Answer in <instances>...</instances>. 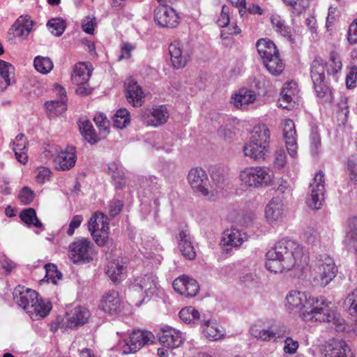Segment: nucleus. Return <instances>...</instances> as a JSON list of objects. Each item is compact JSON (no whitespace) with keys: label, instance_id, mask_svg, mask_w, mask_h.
Segmentation results:
<instances>
[{"label":"nucleus","instance_id":"obj_43","mask_svg":"<svg viewBox=\"0 0 357 357\" xmlns=\"http://www.w3.org/2000/svg\"><path fill=\"white\" fill-rule=\"evenodd\" d=\"M64 99H59L51 101H47L44 106L50 116H55L61 114L66 110Z\"/></svg>","mask_w":357,"mask_h":357},{"label":"nucleus","instance_id":"obj_51","mask_svg":"<svg viewBox=\"0 0 357 357\" xmlns=\"http://www.w3.org/2000/svg\"><path fill=\"white\" fill-rule=\"evenodd\" d=\"M93 121L99 128V135L105 138L108 131L109 121L106 116L102 113H97L94 116Z\"/></svg>","mask_w":357,"mask_h":357},{"label":"nucleus","instance_id":"obj_53","mask_svg":"<svg viewBox=\"0 0 357 357\" xmlns=\"http://www.w3.org/2000/svg\"><path fill=\"white\" fill-rule=\"evenodd\" d=\"M337 118L342 123H345L348 119L349 114V109L348 105V99L346 97H342L337 104Z\"/></svg>","mask_w":357,"mask_h":357},{"label":"nucleus","instance_id":"obj_21","mask_svg":"<svg viewBox=\"0 0 357 357\" xmlns=\"http://www.w3.org/2000/svg\"><path fill=\"white\" fill-rule=\"evenodd\" d=\"M286 213L283 202L277 197L272 198L267 204L265 209V217L266 220L271 225L281 222Z\"/></svg>","mask_w":357,"mask_h":357},{"label":"nucleus","instance_id":"obj_47","mask_svg":"<svg viewBox=\"0 0 357 357\" xmlns=\"http://www.w3.org/2000/svg\"><path fill=\"white\" fill-rule=\"evenodd\" d=\"M310 144L311 153L313 155H317L321 147V137L317 126H312L310 134Z\"/></svg>","mask_w":357,"mask_h":357},{"label":"nucleus","instance_id":"obj_39","mask_svg":"<svg viewBox=\"0 0 357 357\" xmlns=\"http://www.w3.org/2000/svg\"><path fill=\"white\" fill-rule=\"evenodd\" d=\"M20 218L29 227L33 226L42 231L45 229L43 223L37 218L36 212L33 208L22 211L20 213Z\"/></svg>","mask_w":357,"mask_h":357},{"label":"nucleus","instance_id":"obj_62","mask_svg":"<svg viewBox=\"0 0 357 357\" xmlns=\"http://www.w3.org/2000/svg\"><path fill=\"white\" fill-rule=\"evenodd\" d=\"M19 197L22 203L29 204L33 199V192L29 188L24 187L20 191Z\"/></svg>","mask_w":357,"mask_h":357},{"label":"nucleus","instance_id":"obj_24","mask_svg":"<svg viewBox=\"0 0 357 357\" xmlns=\"http://www.w3.org/2000/svg\"><path fill=\"white\" fill-rule=\"evenodd\" d=\"M121 300L119 293L114 290L109 291L102 298L100 307L110 315H116L121 311Z\"/></svg>","mask_w":357,"mask_h":357},{"label":"nucleus","instance_id":"obj_22","mask_svg":"<svg viewBox=\"0 0 357 357\" xmlns=\"http://www.w3.org/2000/svg\"><path fill=\"white\" fill-rule=\"evenodd\" d=\"M169 52L172 66L179 69L185 66L190 59V54L178 41L172 43L169 46Z\"/></svg>","mask_w":357,"mask_h":357},{"label":"nucleus","instance_id":"obj_2","mask_svg":"<svg viewBox=\"0 0 357 357\" xmlns=\"http://www.w3.org/2000/svg\"><path fill=\"white\" fill-rule=\"evenodd\" d=\"M309 302L307 310L302 314L303 321L332 323L337 331L344 328V321L331 301L323 296H312Z\"/></svg>","mask_w":357,"mask_h":357},{"label":"nucleus","instance_id":"obj_28","mask_svg":"<svg viewBox=\"0 0 357 357\" xmlns=\"http://www.w3.org/2000/svg\"><path fill=\"white\" fill-rule=\"evenodd\" d=\"M243 151L246 157L256 161L264 160L269 153L268 146L251 140L245 144Z\"/></svg>","mask_w":357,"mask_h":357},{"label":"nucleus","instance_id":"obj_26","mask_svg":"<svg viewBox=\"0 0 357 357\" xmlns=\"http://www.w3.org/2000/svg\"><path fill=\"white\" fill-rule=\"evenodd\" d=\"M125 85L127 100L134 107L141 106L144 98L141 86L133 79H127Z\"/></svg>","mask_w":357,"mask_h":357},{"label":"nucleus","instance_id":"obj_41","mask_svg":"<svg viewBox=\"0 0 357 357\" xmlns=\"http://www.w3.org/2000/svg\"><path fill=\"white\" fill-rule=\"evenodd\" d=\"M271 22L273 28L284 37L291 38V29L285 23V21L278 15H273L271 17Z\"/></svg>","mask_w":357,"mask_h":357},{"label":"nucleus","instance_id":"obj_34","mask_svg":"<svg viewBox=\"0 0 357 357\" xmlns=\"http://www.w3.org/2000/svg\"><path fill=\"white\" fill-rule=\"evenodd\" d=\"M91 72L85 63L79 62L75 64L71 75V80L75 84H87Z\"/></svg>","mask_w":357,"mask_h":357},{"label":"nucleus","instance_id":"obj_19","mask_svg":"<svg viewBox=\"0 0 357 357\" xmlns=\"http://www.w3.org/2000/svg\"><path fill=\"white\" fill-rule=\"evenodd\" d=\"M77 161L76 151L74 146H67L65 149L56 151L54 159L55 167L58 170L66 171L73 167Z\"/></svg>","mask_w":357,"mask_h":357},{"label":"nucleus","instance_id":"obj_6","mask_svg":"<svg viewBox=\"0 0 357 357\" xmlns=\"http://www.w3.org/2000/svg\"><path fill=\"white\" fill-rule=\"evenodd\" d=\"M88 229L98 245L104 246L109 243V227L106 215L96 212L88 222Z\"/></svg>","mask_w":357,"mask_h":357},{"label":"nucleus","instance_id":"obj_61","mask_svg":"<svg viewBox=\"0 0 357 357\" xmlns=\"http://www.w3.org/2000/svg\"><path fill=\"white\" fill-rule=\"evenodd\" d=\"M108 171L114 181H116L117 179L124 176V172L121 167H120L115 162H112L109 165Z\"/></svg>","mask_w":357,"mask_h":357},{"label":"nucleus","instance_id":"obj_15","mask_svg":"<svg viewBox=\"0 0 357 357\" xmlns=\"http://www.w3.org/2000/svg\"><path fill=\"white\" fill-rule=\"evenodd\" d=\"M323 357H354L348 344L342 340L332 339L323 345Z\"/></svg>","mask_w":357,"mask_h":357},{"label":"nucleus","instance_id":"obj_59","mask_svg":"<svg viewBox=\"0 0 357 357\" xmlns=\"http://www.w3.org/2000/svg\"><path fill=\"white\" fill-rule=\"evenodd\" d=\"M83 221V217L80 215H74L69 223V227L66 231L68 236H73L75 230L77 229Z\"/></svg>","mask_w":357,"mask_h":357},{"label":"nucleus","instance_id":"obj_3","mask_svg":"<svg viewBox=\"0 0 357 357\" xmlns=\"http://www.w3.org/2000/svg\"><path fill=\"white\" fill-rule=\"evenodd\" d=\"M13 298L33 320L45 317L52 309V305L49 301L38 298L36 291L25 289L24 287L18 286L14 289Z\"/></svg>","mask_w":357,"mask_h":357},{"label":"nucleus","instance_id":"obj_46","mask_svg":"<svg viewBox=\"0 0 357 357\" xmlns=\"http://www.w3.org/2000/svg\"><path fill=\"white\" fill-rule=\"evenodd\" d=\"M47 26L52 34L59 37L64 32L66 23L61 17L52 18L48 20Z\"/></svg>","mask_w":357,"mask_h":357},{"label":"nucleus","instance_id":"obj_52","mask_svg":"<svg viewBox=\"0 0 357 357\" xmlns=\"http://www.w3.org/2000/svg\"><path fill=\"white\" fill-rule=\"evenodd\" d=\"M14 70L10 63L0 60V75L5 81L6 87L10 85V76L14 75Z\"/></svg>","mask_w":357,"mask_h":357},{"label":"nucleus","instance_id":"obj_16","mask_svg":"<svg viewBox=\"0 0 357 357\" xmlns=\"http://www.w3.org/2000/svg\"><path fill=\"white\" fill-rule=\"evenodd\" d=\"M283 137L289 154L294 158L297 153V135L294 122L289 119H284L280 124Z\"/></svg>","mask_w":357,"mask_h":357},{"label":"nucleus","instance_id":"obj_18","mask_svg":"<svg viewBox=\"0 0 357 357\" xmlns=\"http://www.w3.org/2000/svg\"><path fill=\"white\" fill-rule=\"evenodd\" d=\"M168 118L169 113L164 106H159L152 109H146L141 115L142 121L144 124L153 127L165 123Z\"/></svg>","mask_w":357,"mask_h":357},{"label":"nucleus","instance_id":"obj_56","mask_svg":"<svg viewBox=\"0 0 357 357\" xmlns=\"http://www.w3.org/2000/svg\"><path fill=\"white\" fill-rule=\"evenodd\" d=\"M36 181L38 183L43 184L50 180L51 176V171L49 168L40 167L36 171Z\"/></svg>","mask_w":357,"mask_h":357},{"label":"nucleus","instance_id":"obj_40","mask_svg":"<svg viewBox=\"0 0 357 357\" xmlns=\"http://www.w3.org/2000/svg\"><path fill=\"white\" fill-rule=\"evenodd\" d=\"M267 70L273 75L278 76L284 70V64L280 58L279 53L263 61Z\"/></svg>","mask_w":357,"mask_h":357},{"label":"nucleus","instance_id":"obj_44","mask_svg":"<svg viewBox=\"0 0 357 357\" xmlns=\"http://www.w3.org/2000/svg\"><path fill=\"white\" fill-rule=\"evenodd\" d=\"M124 271V266L118 259L110 261L106 274L114 282H118Z\"/></svg>","mask_w":357,"mask_h":357},{"label":"nucleus","instance_id":"obj_25","mask_svg":"<svg viewBox=\"0 0 357 357\" xmlns=\"http://www.w3.org/2000/svg\"><path fill=\"white\" fill-rule=\"evenodd\" d=\"M256 98L257 96L254 91L248 88H242L231 96V102L237 109H245L248 105L255 101Z\"/></svg>","mask_w":357,"mask_h":357},{"label":"nucleus","instance_id":"obj_5","mask_svg":"<svg viewBox=\"0 0 357 357\" xmlns=\"http://www.w3.org/2000/svg\"><path fill=\"white\" fill-rule=\"evenodd\" d=\"M96 256L93 243L85 238H81L71 243L68 246V257L76 264H84L93 260Z\"/></svg>","mask_w":357,"mask_h":357},{"label":"nucleus","instance_id":"obj_64","mask_svg":"<svg viewBox=\"0 0 357 357\" xmlns=\"http://www.w3.org/2000/svg\"><path fill=\"white\" fill-rule=\"evenodd\" d=\"M348 169L349 171V178L357 184V162L354 160H349Z\"/></svg>","mask_w":357,"mask_h":357},{"label":"nucleus","instance_id":"obj_58","mask_svg":"<svg viewBox=\"0 0 357 357\" xmlns=\"http://www.w3.org/2000/svg\"><path fill=\"white\" fill-rule=\"evenodd\" d=\"M13 151H27V144L24 134H18L15 140L13 142Z\"/></svg>","mask_w":357,"mask_h":357},{"label":"nucleus","instance_id":"obj_31","mask_svg":"<svg viewBox=\"0 0 357 357\" xmlns=\"http://www.w3.org/2000/svg\"><path fill=\"white\" fill-rule=\"evenodd\" d=\"M250 333L252 336L258 340L269 342L272 340H275L281 337L280 333L274 328H261L258 325H252L250 328Z\"/></svg>","mask_w":357,"mask_h":357},{"label":"nucleus","instance_id":"obj_27","mask_svg":"<svg viewBox=\"0 0 357 357\" xmlns=\"http://www.w3.org/2000/svg\"><path fill=\"white\" fill-rule=\"evenodd\" d=\"M146 185L149 186V189L148 192H145V196L150 199L149 204L151 210L157 213L160 205V191L157 178L153 176H149V178L146 179Z\"/></svg>","mask_w":357,"mask_h":357},{"label":"nucleus","instance_id":"obj_37","mask_svg":"<svg viewBox=\"0 0 357 357\" xmlns=\"http://www.w3.org/2000/svg\"><path fill=\"white\" fill-rule=\"evenodd\" d=\"M204 335L209 340H218L223 336L219 324L215 320H208L202 326Z\"/></svg>","mask_w":357,"mask_h":357},{"label":"nucleus","instance_id":"obj_29","mask_svg":"<svg viewBox=\"0 0 357 357\" xmlns=\"http://www.w3.org/2000/svg\"><path fill=\"white\" fill-rule=\"evenodd\" d=\"M246 241H248L247 234L236 228L225 230L222 238L223 245L234 248L240 247Z\"/></svg>","mask_w":357,"mask_h":357},{"label":"nucleus","instance_id":"obj_35","mask_svg":"<svg viewBox=\"0 0 357 357\" xmlns=\"http://www.w3.org/2000/svg\"><path fill=\"white\" fill-rule=\"evenodd\" d=\"M249 140L269 147L270 131L267 126L265 124L255 126Z\"/></svg>","mask_w":357,"mask_h":357},{"label":"nucleus","instance_id":"obj_8","mask_svg":"<svg viewBox=\"0 0 357 357\" xmlns=\"http://www.w3.org/2000/svg\"><path fill=\"white\" fill-rule=\"evenodd\" d=\"M154 340L153 334L149 331L134 330L129 339L123 340L122 352L125 354L136 353L143 347L152 344Z\"/></svg>","mask_w":357,"mask_h":357},{"label":"nucleus","instance_id":"obj_32","mask_svg":"<svg viewBox=\"0 0 357 357\" xmlns=\"http://www.w3.org/2000/svg\"><path fill=\"white\" fill-rule=\"evenodd\" d=\"M33 22L29 19L19 18L12 26L14 36L21 40L27 38L32 30Z\"/></svg>","mask_w":357,"mask_h":357},{"label":"nucleus","instance_id":"obj_1","mask_svg":"<svg viewBox=\"0 0 357 357\" xmlns=\"http://www.w3.org/2000/svg\"><path fill=\"white\" fill-rule=\"evenodd\" d=\"M303 255L301 245L294 241L283 238L266 252L265 267L274 273L288 271L301 265Z\"/></svg>","mask_w":357,"mask_h":357},{"label":"nucleus","instance_id":"obj_12","mask_svg":"<svg viewBox=\"0 0 357 357\" xmlns=\"http://www.w3.org/2000/svg\"><path fill=\"white\" fill-rule=\"evenodd\" d=\"M154 21L161 27L174 28L180 22L178 13L167 4L159 5L154 10Z\"/></svg>","mask_w":357,"mask_h":357},{"label":"nucleus","instance_id":"obj_48","mask_svg":"<svg viewBox=\"0 0 357 357\" xmlns=\"http://www.w3.org/2000/svg\"><path fill=\"white\" fill-rule=\"evenodd\" d=\"M130 123L129 112L126 109L121 108L116 111L113 116L114 126L122 129Z\"/></svg>","mask_w":357,"mask_h":357},{"label":"nucleus","instance_id":"obj_14","mask_svg":"<svg viewBox=\"0 0 357 357\" xmlns=\"http://www.w3.org/2000/svg\"><path fill=\"white\" fill-rule=\"evenodd\" d=\"M91 316V312L86 307H76L66 314V321L61 326V328L66 330L82 326L88 323Z\"/></svg>","mask_w":357,"mask_h":357},{"label":"nucleus","instance_id":"obj_33","mask_svg":"<svg viewBox=\"0 0 357 357\" xmlns=\"http://www.w3.org/2000/svg\"><path fill=\"white\" fill-rule=\"evenodd\" d=\"M256 47L262 61L279 53L274 43L267 38H261L257 40Z\"/></svg>","mask_w":357,"mask_h":357},{"label":"nucleus","instance_id":"obj_50","mask_svg":"<svg viewBox=\"0 0 357 357\" xmlns=\"http://www.w3.org/2000/svg\"><path fill=\"white\" fill-rule=\"evenodd\" d=\"M46 275L45 278L47 282L57 284L59 280L62 278V273L58 271L56 265L48 264L45 266Z\"/></svg>","mask_w":357,"mask_h":357},{"label":"nucleus","instance_id":"obj_36","mask_svg":"<svg viewBox=\"0 0 357 357\" xmlns=\"http://www.w3.org/2000/svg\"><path fill=\"white\" fill-rule=\"evenodd\" d=\"M344 242L349 250L357 252V217L349 220Z\"/></svg>","mask_w":357,"mask_h":357},{"label":"nucleus","instance_id":"obj_55","mask_svg":"<svg viewBox=\"0 0 357 357\" xmlns=\"http://www.w3.org/2000/svg\"><path fill=\"white\" fill-rule=\"evenodd\" d=\"M292 84L293 83L290 82L285 84L281 93V98L278 100L279 106L284 109H289V107L287 105H284L282 103L283 102L286 103H290L293 100L291 92L289 93V86H291Z\"/></svg>","mask_w":357,"mask_h":357},{"label":"nucleus","instance_id":"obj_20","mask_svg":"<svg viewBox=\"0 0 357 357\" xmlns=\"http://www.w3.org/2000/svg\"><path fill=\"white\" fill-rule=\"evenodd\" d=\"M172 286L176 292L187 297L196 296L199 290L197 282L185 275L176 278L173 282Z\"/></svg>","mask_w":357,"mask_h":357},{"label":"nucleus","instance_id":"obj_38","mask_svg":"<svg viewBox=\"0 0 357 357\" xmlns=\"http://www.w3.org/2000/svg\"><path fill=\"white\" fill-rule=\"evenodd\" d=\"M79 130L84 138L91 144H96L102 138L96 134L92 123L89 120L80 121Z\"/></svg>","mask_w":357,"mask_h":357},{"label":"nucleus","instance_id":"obj_45","mask_svg":"<svg viewBox=\"0 0 357 357\" xmlns=\"http://www.w3.org/2000/svg\"><path fill=\"white\" fill-rule=\"evenodd\" d=\"M33 66L38 72L43 75L49 73L54 67L53 62L50 58L42 56L35 57Z\"/></svg>","mask_w":357,"mask_h":357},{"label":"nucleus","instance_id":"obj_11","mask_svg":"<svg viewBox=\"0 0 357 357\" xmlns=\"http://www.w3.org/2000/svg\"><path fill=\"white\" fill-rule=\"evenodd\" d=\"M187 178L194 193L204 197L209 195V178L206 171L202 168H191L188 172Z\"/></svg>","mask_w":357,"mask_h":357},{"label":"nucleus","instance_id":"obj_30","mask_svg":"<svg viewBox=\"0 0 357 357\" xmlns=\"http://www.w3.org/2000/svg\"><path fill=\"white\" fill-rule=\"evenodd\" d=\"M178 248L182 255L188 259H193L196 253L192 245L191 238L188 229H182L176 235Z\"/></svg>","mask_w":357,"mask_h":357},{"label":"nucleus","instance_id":"obj_60","mask_svg":"<svg viewBox=\"0 0 357 357\" xmlns=\"http://www.w3.org/2000/svg\"><path fill=\"white\" fill-rule=\"evenodd\" d=\"M298 348V342L291 337H287L284 340V351L286 354H294Z\"/></svg>","mask_w":357,"mask_h":357},{"label":"nucleus","instance_id":"obj_4","mask_svg":"<svg viewBox=\"0 0 357 357\" xmlns=\"http://www.w3.org/2000/svg\"><path fill=\"white\" fill-rule=\"evenodd\" d=\"M273 175L266 167H248L240 172L239 178L246 186L264 188L271 185Z\"/></svg>","mask_w":357,"mask_h":357},{"label":"nucleus","instance_id":"obj_17","mask_svg":"<svg viewBox=\"0 0 357 357\" xmlns=\"http://www.w3.org/2000/svg\"><path fill=\"white\" fill-rule=\"evenodd\" d=\"M130 288L136 291L144 290L147 296H151L159 291L160 285L155 275L150 273L136 279Z\"/></svg>","mask_w":357,"mask_h":357},{"label":"nucleus","instance_id":"obj_49","mask_svg":"<svg viewBox=\"0 0 357 357\" xmlns=\"http://www.w3.org/2000/svg\"><path fill=\"white\" fill-rule=\"evenodd\" d=\"M179 317L185 323H192L199 319V312L195 307L188 306L179 312Z\"/></svg>","mask_w":357,"mask_h":357},{"label":"nucleus","instance_id":"obj_54","mask_svg":"<svg viewBox=\"0 0 357 357\" xmlns=\"http://www.w3.org/2000/svg\"><path fill=\"white\" fill-rule=\"evenodd\" d=\"M344 305L351 315H357V289L348 294L344 301Z\"/></svg>","mask_w":357,"mask_h":357},{"label":"nucleus","instance_id":"obj_57","mask_svg":"<svg viewBox=\"0 0 357 357\" xmlns=\"http://www.w3.org/2000/svg\"><path fill=\"white\" fill-rule=\"evenodd\" d=\"M230 8L226 5L222 6L221 13L217 23L221 27H226L229 23Z\"/></svg>","mask_w":357,"mask_h":357},{"label":"nucleus","instance_id":"obj_42","mask_svg":"<svg viewBox=\"0 0 357 357\" xmlns=\"http://www.w3.org/2000/svg\"><path fill=\"white\" fill-rule=\"evenodd\" d=\"M325 66L328 75L336 77L342 67L340 56L335 52H331L329 61L328 63H325Z\"/></svg>","mask_w":357,"mask_h":357},{"label":"nucleus","instance_id":"obj_9","mask_svg":"<svg viewBox=\"0 0 357 357\" xmlns=\"http://www.w3.org/2000/svg\"><path fill=\"white\" fill-rule=\"evenodd\" d=\"M324 174L318 172L314 176L309 185V193L307 198V206L312 209H319L324 201L325 192Z\"/></svg>","mask_w":357,"mask_h":357},{"label":"nucleus","instance_id":"obj_63","mask_svg":"<svg viewBox=\"0 0 357 357\" xmlns=\"http://www.w3.org/2000/svg\"><path fill=\"white\" fill-rule=\"evenodd\" d=\"M348 40L351 44L357 43V19L349 27Z\"/></svg>","mask_w":357,"mask_h":357},{"label":"nucleus","instance_id":"obj_10","mask_svg":"<svg viewBox=\"0 0 357 357\" xmlns=\"http://www.w3.org/2000/svg\"><path fill=\"white\" fill-rule=\"evenodd\" d=\"M325 63L320 57H316L310 66V76L316 94L319 98L324 97L328 92L325 82Z\"/></svg>","mask_w":357,"mask_h":357},{"label":"nucleus","instance_id":"obj_23","mask_svg":"<svg viewBox=\"0 0 357 357\" xmlns=\"http://www.w3.org/2000/svg\"><path fill=\"white\" fill-rule=\"evenodd\" d=\"M183 333L171 327L164 328L159 336V341L164 347L174 349L179 347L184 341Z\"/></svg>","mask_w":357,"mask_h":357},{"label":"nucleus","instance_id":"obj_13","mask_svg":"<svg viewBox=\"0 0 357 357\" xmlns=\"http://www.w3.org/2000/svg\"><path fill=\"white\" fill-rule=\"evenodd\" d=\"M312 296H308L305 292L293 290L286 296L285 307L290 313H298L302 319V314L307 310L310 299Z\"/></svg>","mask_w":357,"mask_h":357},{"label":"nucleus","instance_id":"obj_7","mask_svg":"<svg viewBox=\"0 0 357 357\" xmlns=\"http://www.w3.org/2000/svg\"><path fill=\"white\" fill-rule=\"evenodd\" d=\"M314 269L316 273L315 278L323 287L328 285L337 273L333 259L326 254L317 257Z\"/></svg>","mask_w":357,"mask_h":357}]
</instances>
